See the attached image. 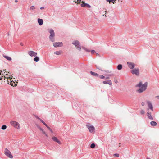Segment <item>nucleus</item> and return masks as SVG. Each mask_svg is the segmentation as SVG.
<instances>
[{
	"label": "nucleus",
	"instance_id": "1",
	"mask_svg": "<svg viewBox=\"0 0 159 159\" xmlns=\"http://www.w3.org/2000/svg\"><path fill=\"white\" fill-rule=\"evenodd\" d=\"M148 83L145 82L143 84H142L141 82H139L138 84L136 85V87H139L140 88L137 91L139 93H141L145 90L147 87Z\"/></svg>",
	"mask_w": 159,
	"mask_h": 159
},
{
	"label": "nucleus",
	"instance_id": "2",
	"mask_svg": "<svg viewBox=\"0 0 159 159\" xmlns=\"http://www.w3.org/2000/svg\"><path fill=\"white\" fill-rule=\"evenodd\" d=\"M49 32L50 34L49 37L50 40L52 42H54L55 41L54 37L55 36V33L54 30L52 29H50L49 30Z\"/></svg>",
	"mask_w": 159,
	"mask_h": 159
},
{
	"label": "nucleus",
	"instance_id": "3",
	"mask_svg": "<svg viewBox=\"0 0 159 159\" xmlns=\"http://www.w3.org/2000/svg\"><path fill=\"white\" fill-rule=\"evenodd\" d=\"M131 73L133 75H135L137 76H139V70L138 68H134L131 70Z\"/></svg>",
	"mask_w": 159,
	"mask_h": 159
},
{
	"label": "nucleus",
	"instance_id": "4",
	"mask_svg": "<svg viewBox=\"0 0 159 159\" xmlns=\"http://www.w3.org/2000/svg\"><path fill=\"white\" fill-rule=\"evenodd\" d=\"M4 153L5 155L9 157L12 158L13 156L12 155L11 152L7 148H6L4 151Z\"/></svg>",
	"mask_w": 159,
	"mask_h": 159
},
{
	"label": "nucleus",
	"instance_id": "5",
	"mask_svg": "<svg viewBox=\"0 0 159 159\" xmlns=\"http://www.w3.org/2000/svg\"><path fill=\"white\" fill-rule=\"evenodd\" d=\"M10 124L15 128H17V129L20 128V125L19 124L15 121H11L10 122Z\"/></svg>",
	"mask_w": 159,
	"mask_h": 159
},
{
	"label": "nucleus",
	"instance_id": "6",
	"mask_svg": "<svg viewBox=\"0 0 159 159\" xmlns=\"http://www.w3.org/2000/svg\"><path fill=\"white\" fill-rule=\"evenodd\" d=\"M147 103L148 107L147 110L149 111V109H150L152 111H153V107L151 102L149 101H147Z\"/></svg>",
	"mask_w": 159,
	"mask_h": 159
},
{
	"label": "nucleus",
	"instance_id": "7",
	"mask_svg": "<svg viewBox=\"0 0 159 159\" xmlns=\"http://www.w3.org/2000/svg\"><path fill=\"white\" fill-rule=\"evenodd\" d=\"M127 63L128 67L132 70L134 69L135 66V64L131 62H127Z\"/></svg>",
	"mask_w": 159,
	"mask_h": 159
},
{
	"label": "nucleus",
	"instance_id": "8",
	"mask_svg": "<svg viewBox=\"0 0 159 159\" xmlns=\"http://www.w3.org/2000/svg\"><path fill=\"white\" fill-rule=\"evenodd\" d=\"M28 54L31 57H35L36 56L37 53L33 51H30L28 52Z\"/></svg>",
	"mask_w": 159,
	"mask_h": 159
},
{
	"label": "nucleus",
	"instance_id": "9",
	"mask_svg": "<svg viewBox=\"0 0 159 159\" xmlns=\"http://www.w3.org/2000/svg\"><path fill=\"white\" fill-rule=\"evenodd\" d=\"M146 115L148 118L151 120H153L154 119L151 115V112L149 111H148L146 113Z\"/></svg>",
	"mask_w": 159,
	"mask_h": 159
},
{
	"label": "nucleus",
	"instance_id": "10",
	"mask_svg": "<svg viewBox=\"0 0 159 159\" xmlns=\"http://www.w3.org/2000/svg\"><path fill=\"white\" fill-rule=\"evenodd\" d=\"M62 44V42H54L53 43V46L55 47L61 46Z\"/></svg>",
	"mask_w": 159,
	"mask_h": 159
},
{
	"label": "nucleus",
	"instance_id": "11",
	"mask_svg": "<svg viewBox=\"0 0 159 159\" xmlns=\"http://www.w3.org/2000/svg\"><path fill=\"white\" fill-rule=\"evenodd\" d=\"M88 129L91 133H92L95 130V128L93 126H89L88 127Z\"/></svg>",
	"mask_w": 159,
	"mask_h": 159
},
{
	"label": "nucleus",
	"instance_id": "12",
	"mask_svg": "<svg viewBox=\"0 0 159 159\" xmlns=\"http://www.w3.org/2000/svg\"><path fill=\"white\" fill-rule=\"evenodd\" d=\"M52 139L54 141L57 142L59 144H61V142L58 139L57 137L54 136L52 137Z\"/></svg>",
	"mask_w": 159,
	"mask_h": 159
},
{
	"label": "nucleus",
	"instance_id": "13",
	"mask_svg": "<svg viewBox=\"0 0 159 159\" xmlns=\"http://www.w3.org/2000/svg\"><path fill=\"white\" fill-rule=\"evenodd\" d=\"M103 83L105 84H109L111 85L112 84V82L111 80H106L103 82Z\"/></svg>",
	"mask_w": 159,
	"mask_h": 159
},
{
	"label": "nucleus",
	"instance_id": "14",
	"mask_svg": "<svg viewBox=\"0 0 159 159\" xmlns=\"http://www.w3.org/2000/svg\"><path fill=\"white\" fill-rule=\"evenodd\" d=\"M81 6L82 7H86L88 8H90L91 7L90 6L89 4L86 3H82L81 4Z\"/></svg>",
	"mask_w": 159,
	"mask_h": 159
},
{
	"label": "nucleus",
	"instance_id": "15",
	"mask_svg": "<svg viewBox=\"0 0 159 159\" xmlns=\"http://www.w3.org/2000/svg\"><path fill=\"white\" fill-rule=\"evenodd\" d=\"M72 43L76 47H77V46L80 45L79 41L78 40L75 41L73 42Z\"/></svg>",
	"mask_w": 159,
	"mask_h": 159
},
{
	"label": "nucleus",
	"instance_id": "16",
	"mask_svg": "<svg viewBox=\"0 0 159 159\" xmlns=\"http://www.w3.org/2000/svg\"><path fill=\"white\" fill-rule=\"evenodd\" d=\"M38 22L39 25H42L43 23V20L42 19L38 18Z\"/></svg>",
	"mask_w": 159,
	"mask_h": 159
},
{
	"label": "nucleus",
	"instance_id": "17",
	"mask_svg": "<svg viewBox=\"0 0 159 159\" xmlns=\"http://www.w3.org/2000/svg\"><path fill=\"white\" fill-rule=\"evenodd\" d=\"M90 73L92 75L95 77H98V76H99V75L98 74L92 71H90Z\"/></svg>",
	"mask_w": 159,
	"mask_h": 159
},
{
	"label": "nucleus",
	"instance_id": "18",
	"mask_svg": "<svg viewBox=\"0 0 159 159\" xmlns=\"http://www.w3.org/2000/svg\"><path fill=\"white\" fill-rule=\"evenodd\" d=\"M122 68V65L121 64H119L116 67V69H117L120 70H121Z\"/></svg>",
	"mask_w": 159,
	"mask_h": 159
},
{
	"label": "nucleus",
	"instance_id": "19",
	"mask_svg": "<svg viewBox=\"0 0 159 159\" xmlns=\"http://www.w3.org/2000/svg\"><path fill=\"white\" fill-rule=\"evenodd\" d=\"M150 124L152 126H156L157 125V122L154 121H152L150 122Z\"/></svg>",
	"mask_w": 159,
	"mask_h": 159
},
{
	"label": "nucleus",
	"instance_id": "20",
	"mask_svg": "<svg viewBox=\"0 0 159 159\" xmlns=\"http://www.w3.org/2000/svg\"><path fill=\"white\" fill-rule=\"evenodd\" d=\"M116 0H106V1L107 2H109L110 3L111 2H112L113 4H114L116 1Z\"/></svg>",
	"mask_w": 159,
	"mask_h": 159
},
{
	"label": "nucleus",
	"instance_id": "21",
	"mask_svg": "<svg viewBox=\"0 0 159 159\" xmlns=\"http://www.w3.org/2000/svg\"><path fill=\"white\" fill-rule=\"evenodd\" d=\"M3 57L4 58H6L9 61H11V58L8 56L3 55Z\"/></svg>",
	"mask_w": 159,
	"mask_h": 159
},
{
	"label": "nucleus",
	"instance_id": "22",
	"mask_svg": "<svg viewBox=\"0 0 159 159\" xmlns=\"http://www.w3.org/2000/svg\"><path fill=\"white\" fill-rule=\"evenodd\" d=\"M39 58L37 56H36V57L34 59V61L36 62H38L39 60Z\"/></svg>",
	"mask_w": 159,
	"mask_h": 159
},
{
	"label": "nucleus",
	"instance_id": "23",
	"mask_svg": "<svg viewBox=\"0 0 159 159\" xmlns=\"http://www.w3.org/2000/svg\"><path fill=\"white\" fill-rule=\"evenodd\" d=\"M38 128L40 130H41L42 131L43 134H45V132L44 131L43 129L40 127L38 126Z\"/></svg>",
	"mask_w": 159,
	"mask_h": 159
},
{
	"label": "nucleus",
	"instance_id": "24",
	"mask_svg": "<svg viewBox=\"0 0 159 159\" xmlns=\"http://www.w3.org/2000/svg\"><path fill=\"white\" fill-rule=\"evenodd\" d=\"M61 53V52L60 51H57L54 52V54H55L59 55Z\"/></svg>",
	"mask_w": 159,
	"mask_h": 159
},
{
	"label": "nucleus",
	"instance_id": "25",
	"mask_svg": "<svg viewBox=\"0 0 159 159\" xmlns=\"http://www.w3.org/2000/svg\"><path fill=\"white\" fill-rule=\"evenodd\" d=\"M7 128V126L5 125H3L1 127V129L2 130H5Z\"/></svg>",
	"mask_w": 159,
	"mask_h": 159
},
{
	"label": "nucleus",
	"instance_id": "26",
	"mask_svg": "<svg viewBox=\"0 0 159 159\" xmlns=\"http://www.w3.org/2000/svg\"><path fill=\"white\" fill-rule=\"evenodd\" d=\"M76 48L79 51H80L81 50V48L80 45L77 46V47H76Z\"/></svg>",
	"mask_w": 159,
	"mask_h": 159
},
{
	"label": "nucleus",
	"instance_id": "27",
	"mask_svg": "<svg viewBox=\"0 0 159 159\" xmlns=\"http://www.w3.org/2000/svg\"><path fill=\"white\" fill-rule=\"evenodd\" d=\"M90 148H94L95 147V145L94 143H93L91 144Z\"/></svg>",
	"mask_w": 159,
	"mask_h": 159
},
{
	"label": "nucleus",
	"instance_id": "28",
	"mask_svg": "<svg viewBox=\"0 0 159 159\" xmlns=\"http://www.w3.org/2000/svg\"><path fill=\"white\" fill-rule=\"evenodd\" d=\"M82 48L87 52H90V50H89L85 47H82Z\"/></svg>",
	"mask_w": 159,
	"mask_h": 159
},
{
	"label": "nucleus",
	"instance_id": "29",
	"mask_svg": "<svg viewBox=\"0 0 159 159\" xmlns=\"http://www.w3.org/2000/svg\"><path fill=\"white\" fill-rule=\"evenodd\" d=\"M35 9V7L34 6H32L30 8V10H33Z\"/></svg>",
	"mask_w": 159,
	"mask_h": 159
},
{
	"label": "nucleus",
	"instance_id": "30",
	"mask_svg": "<svg viewBox=\"0 0 159 159\" xmlns=\"http://www.w3.org/2000/svg\"><path fill=\"white\" fill-rule=\"evenodd\" d=\"M98 77H99L101 79H103L105 78V77L103 75H99V76Z\"/></svg>",
	"mask_w": 159,
	"mask_h": 159
},
{
	"label": "nucleus",
	"instance_id": "31",
	"mask_svg": "<svg viewBox=\"0 0 159 159\" xmlns=\"http://www.w3.org/2000/svg\"><path fill=\"white\" fill-rule=\"evenodd\" d=\"M140 113L142 115H143L145 113V111L143 110H142L141 111Z\"/></svg>",
	"mask_w": 159,
	"mask_h": 159
},
{
	"label": "nucleus",
	"instance_id": "32",
	"mask_svg": "<svg viewBox=\"0 0 159 159\" xmlns=\"http://www.w3.org/2000/svg\"><path fill=\"white\" fill-rule=\"evenodd\" d=\"M46 127L51 132H52V130L47 125Z\"/></svg>",
	"mask_w": 159,
	"mask_h": 159
},
{
	"label": "nucleus",
	"instance_id": "33",
	"mask_svg": "<svg viewBox=\"0 0 159 159\" xmlns=\"http://www.w3.org/2000/svg\"><path fill=\"white\" fill-rule=\"evenodd\" d=\"M114 156L115 157H118L119 156V154L117 153H115L114 154Z\"/></svg>",
	"mask_w": 159,
	"mask_h": 159
},
{
	"label": "nucleus",
	"instance_id": "34",
	"mask_svg": "<svg viewBox=\"0 0 159 159\" xmlns=\"http://www.w3.org/2000/svg\"><path fill=\"white\" fill-rule=\"evenodd\" d=\"M41 122L42 123L46 126H47V125L43 120L41 121Z\"/></svg>",
	"mask_w": 159,
	"mask_h": 159
},
{
	"label": "nucleus",
	"instance_id": "35",
	"mask_svg": "<svg viewBox=\"0 0 159 159\" xmlns=\"http://www.w3.org/2000/svg\"><path fill=\"white\" fill-rule=\"evenodd\" d=\"M95 51L94 50H92L91 51V53L92 54H93L95 53Z\"/></svg>",
	"mask_w": 159,
	"mask_h": 159
},
{
	"label": "nucleus",
	"instance_id": "36",
	"mask_svg": "<svg viewBox=\"0 0 159 159\" xmlns=\"http://www.w3.org/2000/svg\"><path fill=\"white\" fill-rule=\"evenodd\" d=\"M108 75L109 76H114V75L113 74H108V75Z\"/></svg>",
	"mask_w": 159,
	"mask_h": 159
},
{
	"label": "nucleus",
	"instance_id": "37",
	"mask_svg": "<svg viewBox=\"0 0 159 159\" xmlns=\"http://www.w3.org/2000/svg\"><path fill=\"white\" fill-rule=\"evenodd\" d=\"M105 71L107 73H111V71H109V70H107L106 71Z\"/></svg>",
	"mask_w": 159,
	"mask_h": 159
},
{
	"label": "nucleus",
	"instance_id": "38",
	"mask_svg": "<svg viewBox=\"0 0 159 159\" xmlns=\"http://www.w3.org/2000/svg\"><path fill=\"white\" fill-rule=\"evenodd\" d=\"M81 0H77V3L80 4L81 2Z\"/></svg>",
	"mask_w": 159,
	"mask_h": 159
},
{
	"label": "nucleus",
	"instance_id": "39",
	"mask_svg": "<svg viewBox=\"0 0 159 159\" xmlns=\"http://www.w3.org/2000/svg\"><path fill=\"white\" fill-rule=\"evenodd\" d=\"M96 68H97L99 70H102L101 69L98 67L96 65Z\"/></svg>",
	"mask_w": 159,
	"mask_h": 159
},
{
	"label": "nucleus",
	"instance_id": "40",
	"mask_svg": "<svg viewBox=\"0 0 159 159\" xmlns=\"http://www.w3.org/2000/svg\"><path fill=\"white\" fill-rule=\"evenodd\" d=\"M145 104V103L144 102H142L141 103V105L143 106H144Z\"/></svg>",
	"mask_w": 159,
	"mask_h": 159
},
{
	"label": "nucleus",
	"instance_id": "41",
	"mask_svg": "<svg viewBox=\"0 0 159 159\" xmlns=\"http://www.w3.org/2000/svg\"><path fill=\"white\" fill-rule=\"evenodd\" d=\"M38 120H39L41 122L42 120L39 117H38V118H37Z\"/></svg>",
	"mask_w": 159,
	"mask_h": 159
},
{
	"label": "nucleus",
	"instance_id": "42",
	"mask_svg": "<svg viewBox=\"0 0 159 159\" xmlns=\"http://www.w3.org/2000/svg\"><path fill=\"white\" fill-rule=\"evenodd\" d=\"M38 120H39L41 122L42 120L39 117H38V118H37Z\"/></svg>",
	"mask_w": 159,
	"mask_h": 159
},
{
	"label": "nucleus",
	"instance_id": "43",
	"mask_svg": "<svg viewBox=\"0 0 159 159\" xmlns=\"http://www.w3.org/2000/svg\"><path fill=\"white\" fill-rule=\"evenodd\" d=\"M155 98L159 99V96H157L155 97Z\"/></svg>",
	"mask_w": 159,
	"mask_h": 159
},
{
	"label": "nucleus",
	"instance_id": "44",
	"mask_svg": "<svg viewBox=\"0 0 159 159\" xmlns=\"http://www.w3.org/2000/svg\"><path fill=\"white\" fill-rule=\"evenodd\" d=\"M34 116H35V117L36 118H37H37H38V117H39L37 116V115H34Z\"/></svg>",
	"mask_w": 159,
	"mask_h": 159
},
{
	"label": "nucleus",
	"instance_id": "45",
	"mask_svg": "<svg viewBox=\"0 0 159 159\" xmlns=\"http://www.w3.org/2000/svg\"><path fill=\"white\" fill-rule=\"evenodd\" d=\"M3 76H2L1 77H0V80H2V79H3Z\"/></svg>",
	"mask_w": 159,
	"mask_h": 159
},
{
	"label": "nucleus",
	"instance_id": "46",
	"mask_svg": "<svg viewBox=\"0 0 159 159\" xmlns=\"http://www.w3.org/2000/svg\"><path fill=\"white\" fill-rule=\"evenodd\" d=\"M44 8V7H41L40 8V9H41V10H42V9H43Z\"/></svg>",
	"mask_w": 159,
	"mask_h": 159
},
{
	"label": "nucleus",
	"instance_id": "47",
	"mask_svg": "<svg viewBox=\"0 0 159 159\" xmlns=\"http://www.w3.org/2000/svg\"><path fill=\"white\" fill-rule=\"evenodd\" d=\"M20 45L21 46H23V44L22 43H20Z\"/></svg>",
	"mask_w": 159,
	"mask_h": 159
},
{
	"label": "nucleus",
	"instance_id": "48",
	"mask_svg": "<svg viewBox=\"0 0 159 159\" xmlns=\"http://www.w3.org/2000/svg\"><path fill=\"white\" fill-rule=\"evenodd\" d=\"M96 55H97V56H100V55H99V54H98V53H96Z\"/></svg>",
	"mask_w": 159,
	"mask_h": 159
},
{
	"label": "nucleus",
	"instance_id": "49",
	"mask_svg": "<svg viewBox=\"0 0 159 159\" xmlns=\"http://www.w3.org/2000/svg\"><path fill=\"white\" fill-rule=\"evenodd\" d=\"M18 2V1H17V0H16L15 1V2Z\"/></svg>",
	"mask_w": 159,
	"mask_h": 159
},
{
	"label": "nucleus",
	"instance_id": "50",
	"mask_svg": "<svg viewBox=\"0 0 159 159\" xmlns=\"http://www.w3.org/2000/svg\"><path fill=\"white\" fill-rule=\"evenodd\" d=\"M119 146H120V143H119Z\"/></svg>",
	"mask_w": 159,
	"mask_h": 159
},
{
	"label": "nucleus",
	"instance_id": "51",
	"mask_svg": "<svg viewBox=\"0 0 159 159\" xmlns=\"http://www.w3.org/2000/svg\"><path fill=\"white\" fill-rule=\"evenodd\" d=\"M44 134L45 135V136H47V135L46 133H45V134Z\"/></svg>",
	"mask_w": 159,
	"mask_h": 159
},
{
	"label": "nucleus",
	"instance_id": "52",
	"mask_svg": "<svg viewBox=\"0 0 159 159\" xmlns=\"http://www.w3.org/2000/svg\"><path fill=\"white\" fill-rule=\"evenodd\" d=\"M109 79V77H107L106 78V79Z\"/></svg>",
	"mask_w": 159,
	"mask_h": 159
},
{
	"label": "nucleus",
	"instance_id": "53",
	"mask_svg": "<svg viewBox=\"0 0 159 159\" xmlns=\"http://www.w3.org/2000/svg\"><path fill=\"white\" fill-rule=\"evenodd\" d=\"M117 81H115V82L116 83H117Z\"/></svg>",
	"mask_w": 159,
	"mask_h": 159
},
{
	"label": "nucleus",
	"instance_id": "54",
	"mask_svg": "<svg viewBox=\"0 0 159 159\" xmlns=\"http://www.w3.org/2000/svg\"><path fill=\"white\" fill-rule=\"evenodd\" d=\"M7 83H8V80H7Z\"/></svg>",
	"mask_w": 159,
	"mask_h": 159
},
{
	"label": "nucleus",
	"instance_id": "55",
	"mask_svg": "<svg viewBox=\"0 0 159 159\" xmlns=\"http://www.w3.org/2000/svg\"><path fill=\"white\" fill-rule=\"evenodd\" d=\"M4 80H5V76H4Z\"/></svg>",
	"mask_w": 159,
	"mask_h": 159
},
{
	"label": "nucleus",
	"instance_id": "56",
	"mask_svg": "<svg viewBox=\"0 0 159 159\" xmlns=\"http://www.w3.org/2000/svg\"><path fill=\"white\" fill-rule=\"evenodd\" d=\"M147 159H150V158H147Z\"/></svg>",
	"mask_w": 159,
	"mask_h": 159
},
{
	"label": "nucleus",
	"instance_id": "57",
	"mask_svg": "<svg viewBox=\"0 0 159 159\" xmlns=\"http://www.w3.org/2000/svg\"><path fill=\"white\" fill-rule=\"evenodd\" d=\"M0 71H1V72H2V71H1L0 70Z\"/></svg>",
	"mask_w": 159,
	"mask_h": 159
},
{
	"label": "nucleus",
	"instance_id": "58",
	"mask_svg": "<svg viewBox=\"0 0 159 159\" xmlns=\"http://www.w3.org/2000/svg\"><path fill=\"white\" fill-rule=\"evenodd\" d=\"M0 75H1V73H0Z\"/></svg>",
	"mask_w": 159,
	"mask_h": 159
}]
</instances>
